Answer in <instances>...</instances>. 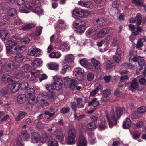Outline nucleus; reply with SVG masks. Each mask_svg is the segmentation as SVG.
<instances>
[{"label": "nucleus", "mask_w": 146, "mask_h": 146, "mask_svg": "<svg viewBox=\"0 0 146 146\" xmlns=\"http://www.w3.org/2000/svg\"><path fill=\"white\" fill-rule=\"evenodd\" d=\"M90 14V12L87 10H84L82 9V18L85 17L89 15Z\"/></svg>", "instance_id": "57"}, {"label": "nucleus", "mask_w": 146, "mask_h": 146, "mask_svg": "<svg viewBox=\"0 0 146 146\" xmlns=\"http://www.w3.org/2000/svg\"><path fill=\"white\" fill-rule=\"evenodd\" d=\"M91 61L92 65L90 63L88 69L92 71L94 69H98L100 68V63L98 60L94 58H92L91 59Z\"/></svg>", "instance_id": "11"}, {"label": "nucleus", "mask_w": 146, "mask_h": 146, "mask_svg": "<svg viewBox=\"0 0 146 146\" xmlns=\"http://www.w3.org/2000/svg\"><path fill=\"white\" fill-rule=\"evenodd\" d=\"M20 85L21 89H26L28 87V83L27 82H23L21 84H19Z\"/></svg>", "instance_id": "55"}, {"label": "nucleus", "mask_w": 146, "mask_h": 146, "mask_svg": "<svg viewBox=\"0 0 146 146\" xmlns=\"http://www.w3.org/2000/svg\"><path fill=\"white\" fill-rule=\"evenodd\" d=\"M78 4L87 8L92 9L94 5L93 3L89 1H80L78 2Z\"/></svg>", "instance_id": "14"}, {"label": "nucleus", "mask_w": 146, "mask_h": 146, "mask_svg": "<svg viewBox=\"0 0 146 146\" xmlns=\"http://www.w3.org/2000/svg\"><path fill=\"white\" fill-rule=\"evenodd\" d=\"M137 31L132 32V34L135 35H138L139 32H141L142 31V29L141 27H138L137 28Z\"/></svg>", "instance_id": "62"}, {"label": "nucleus", "mask_w": 146, "mask_h": 146, "mask_svg": "<svg viewBox=\"0 0 146 146\" xmlns=\"http://www.w3.org/2000/svg\"><path fill=\"white\" fill-rule=\"evenodd\" d=\"M8 33L6 31L2 30L0 33V36L2 40H5L6 37L8 35Z\"/></svg>", "instance_id": "43"}, {"label": "nucleus", "mask_w": 146, "mask_h": 146, "mask_svg": "<svg viewBox=\"0 0 146 146\" xmlns=\"http://www.w3.org/2000/svg\"><path fill=\"white\" fill-rule=\"evenodd\" d=\"M123 110V108H116L115 112L111 110L109 114L106 115L108 121L109 126L110 128H112L113 126L116 125L117 118L120 117L121 115Z\"/></svg>", "instance_id": "2"}, {"label": "nucleus", "mask_w": 146, "mask_h": 146, "mask_svg": "<svg viewBox=\"0 0 146 146\" xmlns=\"http://www.w3.org/2000/svg\"><path fill=\"white\" fill-rule=\"evenodd\" d=\"M87 127L91 131L94 130L97 128L96 123L91 122L88 123L87 125Z\"/></svg>", "instance_id": "35"}, {"label": "nucleus", "mask_w": 146, "mask_h": 146, "mask_svg": "<svg viewBox=\"0 0 146 146\" xmlns=\"http://www.w3.org/2000/svg\"><path fill=\"white\" fill-rule=\"evenodd\" d=\"M7 44L8 45H12L8 46L6 47V52L7 55H9L10 54L16 55L21 53L25 51L27 48L26 46L18 45L17 42L12 41L11 40H8Z\"/></svg>", "instance_id": "1"}, {"label": "nucleus", "mask_w": 146, "mask_h": 146, "mask_svg": "<svg viewBox=\"0 0 146 146\" xmlns=\"http://www.w3.org/2000/svg\"><path fill=\"white\" fill-rule=\"evenodd\" d=\"M143 123L142 121H139L133 125V127L136 128L140 127L143 125Z\"/></svg>", "instance_id": "60"}, {"label": "nucleus", "mask_w": 146, "mask_h": 146, "mask_svg": "<svg viewBox=\"0 0 146 146\" xmlns=\"http://www.w3.org/2000/svg\"><path fill=\"white\" fill-rule=\"evenodd\" d=\"M58 23L60 25H58V27L61 29H64L66 27V25L64 24V22L63 20H59L58 21Z\"/></svg>", "instance_id": "47"}, {"label": "nucleus", "mask_w": 146, "mask_h": 146, "mask_svg": "<svg viewBox=\"0 0 146 146\" xmlns=\"http://www.w3.org/2000/svg\"><path fill=\"white\" fill-rule=\"evenodd\" d=\"M137 52L136 51L133 49L131 50L129 54V61H132L134 62H136L138 58V57H137Z\"/></svg>", "instance_id": "22"}, {"label": "nucleus", "mask_w": 146, "mask_h": 146, "mask_svg": "<svg viewBox=\"0 0 146 146\" xmlns=\"http://www.w3.org/2000/svg\"><path fill=\"white\" fill-rule=\"evenodd\" d=\"M138 112L139 114H142L146 111V107L144 106H141L139 108Z\"/></svg>", "instance_id": "54"}, {"label": "nucleus", "mask_w": 146, "mask_h": 146, "mask_svg": "<svg viewBox=\"0 0 146 146\" xmlns=\"http://www.w3.org/2000/svg\"><path fill=\"white\" fill-rule=\"evenodd\" d=\"M42 63V60L40 58H36L33 61L32 64L34 68H36L41 66Z\"/></svg>", "instance_id": "24"}, {"label": "nucleus", "mask_w": 146, "mask_h": 146, "mask_svg": "<svg viewBox=\"0 0 146 146\" xmlns=\"http://www.w3.org/2000/svg\"><path fill=\"white\" fill-rule=\"evenodd\" d=\"M64 85L66 87L68 88L69 84L70 83L71 80L68 77H65L63 78Z\"/></svg>", "instance_id": "48"}, {"label": "nucleus", "mask_w": 146, "mask_h": 146, "mask_svg": "<svg viewBox=\"0 0 146 146\" xmlns=\"http://www.w3.org/2000/svg\"><path fill=\"white\" fill-rule=\"evenodd\" d=\"M17 100L19 103L22 104L26 100V96L23 94H19L17 97Z\"/></svg>", "instance_id": "31"}, {"label": "nucleus", "mask_w": 146, "mask_h": 146, "mask_svg": "<svg viewBox=\"0 0 146 146\" xmlns=\"http://www.w3.org/2000/svg\"><path fill=\"white\" fill-rule=\"evenodd\" d=\"M60 52H54L49 54V56L52 58H59L61 56Z\"/></svg>", "instance_id": "33"}, {"label": "nucleus", "mask_w": 146, "mask_h": 146, "mask_svg": "<svg viewBox=\"0 0 146 146\" xmlns=\"http://www.w3.org/2000/svg\"><path fill=\"white\" fill-rule=\"evenodd\" d=\"M78 106L79 108H83L84 105L82 103V99L80 98H77L76 99Z\"/></svg>", "instance_id": "52"}, {"label": "nucleus", "mask_w": 146, "mask_h": 146, "mask_svg": "<svg viewBox=\"0 0 146 146\" xmlns=\"http://www.w3.org/2000/svg\"><path fill=\"white\" fill-rule=\"evenodd\" d=\"M111 93L110 90H106L103 91V95L105 97H108L110 96Z\"/></svg>", "instance_id": "58"}, {"label": "nucleus", "mask_w": 146, "mask_h": 146, "mask_svg": "<svg viewBox=\"0 0 146 146\" xmlns=\"http://www.w3.org/2000/svg\"><path fill=\"white\" fill-rule=\"evenodd\" d=\"M77 84V82L76 80L73 79H71L70 83L69 84L68 88L72 89L75 90Z\"/></svg>", "instance_id": "36"}, {"label": "nucleus", "mask_w": 146, "mask_h": 146, "mask_svg": "<svg viewBox=\"0 0 146 146\" xmlns=\"http://www.w3.org/2000/svg\"><path fill=\"white\" fill-rule=\"evenodd\" d=\"M105 62L106 63V67L108 68L111 67L113 66V61L108 60L105 56H104Z\"/></svg>", "instance_id": "37"}, {"label": "nucleus", "mask_w": 146, "mask_h": 146, "mask_svg": "<svg viewBox=\"0 0 146 146\" xmlns=\"http://www.w3.org/2000/svg\"><path fill=\"white\" fill-rule=\"evenodd\" d=\"M42 54L41 50L36 48H34L29 50L28 52V55L30 56H34L35 57L40 56Z\"/></svg>", "instance_id": "12"}, {"label": "nucleus", "mask_w": 146, "mask_h": 146, "mask_svg": "<svg viewBox=\"0 0 146 146\" xmlns=\"http://www.w3.org/2000/svg\"><path fill=\"white\" fill-rule=\"evenodd\" d=\"M26 92L28 97L29 103L31 105H34L36 102L35 98V90L32 88H28Z\"/></svg>", "instance_id": "7"}, {"label": "nucleus", "mask_w": 146, "mask_h": 146, "mask_svg": "<svg viewBox=\"0 0 146 146\" xmlns=\"http://www.w3.org/2000/svg\"><path fill=\"white\" fill-rule=\"evenodd\" d=\"M94 75L92 73H88L87 76V78L88 81H92L94 78Z\"/></svg>", "instance_id": "61"}, {"label": "nucleus", "mask_w": 146, "mask_h": 146, "mask_svg": "<svg viewBox=\"0 0 146 146\" xmlns=\"http://www.w3.org/2000/svg\"><path fill=\"white\" fill-rule=\"evenodd\" d=\"M101 123H99L98 126V128L99 130H102L105 129L107 127V125L106 121L104 117H102L100 118Z\"/></svg>", "instance_id": "20"}, {"label": "nucleus", "mask_w": 146, "mask_h": 146, "mask_svg": "<svg viewBox=\"0 0 146 146\" xmlns=\"http://www.w3.org/2000/svg\"><path fill=\"white\" fill-rule=\"evenodd\" d=\"M48 67L49 69L56 71L58 70L59 66L58 64L52 62L48 64Z\"/></svg>", "instance_id": "27"}, {"label": "nucleus", "mask_w": 146, "mask_h": 146, "mask_svg": "<svg viewBox=\"0 0 146 146\" xmlns=\"http://www.w3.org/2000/svg\"><path fill=\"white\" fill-rule=\"evenodd\" d=\"M30 75L27 72H19L18 74V76L16 77H18V80H19V77L21 78V79L24 80H27L29 77Z\"/></svg>", "instance_id": "29"}, {"label": "nucleus", "mask_w": 146, "mask_h": 146, "mask_svg": "<svg viewBox=\"0 0 146 146\" xmlns=\"http://www.w3.org/2000/svg\"><path fill=\"white\" fill-rule=\"evenodd\" d=\"M80 64L83 67L88 69V66L90 64L89 63L85 58L83 59L80 60Z\"/></svg>", "instance_id": "34"}, {"label": "nucleus", "mask_w": 146, "mask_h": 146, "mask_svg": "<svg viewBox=\"0 0 146 146\" xmlns=\"http://www.w3.org/2000/svg\"><path fill=\"white\" fill-rule=\"evenodd\" d=\"M76 145L77 146H87V141L82 135H80Z\"/></svg>", "instance_id": "19"}, {"label": "nucleus", "mask_w": 146, "mask_h": 146, "mask_svg": "<svg viewBox=\"0 0 146 146\" xmlns=\"http://www.w3.org/2000/svg\"><path fill=\"white\" fill-rule=\"evenodd\" d=\"M82 9L80 8L75 9L72 13V16L75 19L79 17L82 18Z\"/></svg>", "instance_id": "18"}, {"label": "nucleus", "mask_w": 146, "mask_h": 146, "mask_svg": "<svg viewBox=\"0 0 146 146\" xmlns=\"http://www.w3.org/2000/svg\"><path fill=\"white\" fill-rule=\"evenodd\" d=\"M68 136L76 137V131L74 128L70 129L68 131Z\"/></svg>", "instance_id": "42"}, {"label": "nucleus", "mask_w": 146, "mask_h": 146, "mask_svg": "<svg viewBox=\"0 0 146 146\" xmlns=\"http://www.w3.org/2000/svg\"><path fill=\"white\" fill-rule=\"evenodd\" d=\"M71 70V67L70 65H65L64 66L63 68L61 70V73L64 74L66 72L69 71Z\"/></svg>", "instance_id": "39"}, {"label": "nucleus", "mask_w": 146, "mask_h": 146, "mask_svg": "<svg viewBox=\"0 0 146 146\" xmlns=\"http://www.w3.org/2000/svg\"><path fill=\"white\" fill-rule=\"evenodd\" d=\"M26 113L23 112H19L17 117L15 118V120L18 121L23 118L25 116Z\"/></svg>", "instance_id": "45"}, {"label": "nucleus", "mask_w": 146, "mask_h": 146, "mask_svg": "<svg viewBox=\"0 0 146 146\" xmlns=\"http://www.w3.org/2000/svg\"><path fill=\"white\" fill-rule=\"evenodd\" d=\"M92 105L94 107H96L98 106L99 105V103L98 101L97 100V99L94 98L92 101Z\"/></svg>", "instance_id": "63"}, {"label": "nucleus", "mask_w": 146, "mask_h": 146, "mask_svg": "<svg viewBox=\"0 0 146 146\" xmlns=\"http://www.w3.org/2000/svg\"><path fill=\"white\" fill-rule=\"evenodd\" d=\"M108 32V29L106 28H104L99 31L97 34L96 36L99 38H102L104 36L106 33Z\"/></svg>", "instance_id": "32"}, {"label": "nucleus", "mask_w": 146, "mask_h": 146, "mask_svg": "<svg viewBox=\"0 0 146 146\" xmlns=\"http://www.w3.org/2000/svg\"><path fill=\"white\" fill-rule=\"evenodd\" d=\"M48 146H58L57 142L53 139L50 140L48 142Z\"/></svg>", "instance_id": "41"}, {"label": "nucleus", "mask_w": 146, "mask_h": 146, "mask_svg": "<svg viewBox=\"0 0 146 146\" xmlns=\"http://www.w3.org/2000/svg\"><path fill=\"white\" fill-rule=\"evenodd\" d=\"M70 108H64L62 109L61 111V113L63 114L67 113L69 111Z\"/></svg>", "instance_id": "64"}, {"label": "nucleus", "mask_w": 146, "mask_h": 146, "mask_svg": "<svg viewBox=\"0 0 146 146\" xmlns=\"http://www.w3.org/2000/svg\"><path fill=\"white\" fill-rule=\"evenodd\" d=\"M54 90H59L62 88L63 81L60 76L56 75L53 77Z\"/></svg>", "instance_id": "6"}, {"label": "nucleus", "mask_w": 146, "mask_h": 146, "mask_svg": "<svg viewBox=\"0 0 146 146\" xmlns=\"http://www.w3.org/2000/svg\"><path fill=\"white\" fill-rule=\"evenodd\" d=\"M31 76L38 78L39 77L40 72L39 70H35L32 71L31 72Z\"/></svg>", "instance_id": "49"}, {"label": "nucleus", "mask_w": 146, "mask_h": 146, "mask_svg": "<svg viewBox=\"0 0 146 146\" xmlns=\"http://www.w3.org/2000/svg\"><path fill=\"white\" fill-rule=\"evenodd\" d=\"M59 44L60 45V48L62 50L67 51L70 50V47L67 43L61 42V40L59 42Z\"/></svg>", "instance_id": "21"}, {"label": "nucleus", "mask_w": 146, "mask_h": 146, "mask_svg": "<svg viewBox=\"0 0 146 146\" xmlns=\"http://www.w3.org/2000/svg\"><path fill=\"white\" fill-rule=\"evenodd\" d=\"M135 18L137 21V26L140 25L141 23V14L139 13H138L136 16Z\"/></svg>", "instance_id": "50"}, {"label": "nucleus", "mask_w": 146, "mask_h": 146, "mask_svg": "<svg viewBox=\"0 0 146 146\" xmlns=\"http://www.w3.org/2000/svg\"><path fill=\"white\" fill-rule=\"evenodd\" d=\"M86 21L80 19L74 21L73 23V27L76 29L79 33L84 32L86 29Z\"/></svg>", "instance_id": "3"}, {"label": "nucleus", "mask_w": 146, "mask_h": 146, "mask_svg": "<svg viewBox=\"0 0 146 146\" xmlns=\"http://www.w3.org/2000/svg\"><path fill=\"white\" fill-rule=\"evenodd\" d=\"M46 96L51 101H53L55 98V94L52 92H49Z\"/></svg>", "instance_id": "51"}, {"label": "nucleus", "mask_w": 146, "mask_h": 146, "mask_svg": "<svg viewBox=\"0 0 146 146\" xmlns=\"http://www.w3.org/2000/svg\"><path fill=\"white\" fill-rule=\"evenodd\" d=\"M75 137L68 136L66 139V143L69 144H74L75 143Z\"/></svg>", "instance_id": "38"}, {"label": "nucleus", "mask_w": 146, "mask_h": 146, "mask_svg": "<svg viewBox=\"0 0 146 146\" xmlns=\"http://www.w3.org/2000/svg\"><path fill=\"white\" fill-rule=\"evenodd\" d=\"M34 26V25L33 24H29L23 27L21 29L23 30H26L33 27Z\"/></svg>", "instance_id": "56"}, {"label": "nucleus", "mask_w": 146, "mask_h": 146, "mask_svg": "<svg viewBox=\"0 0 146 146\" xmlns=\"http://www.w3.org/2000/svg\"><path fill=\"white\" fill-rule=\"evenodd\" d=\"M46 95L43 94H39L37 96L36 99H35L36 102L34 105L36 104L38 102L39 103H42V102H44L46 100Z\"/></svg>", "instance_id": "25"}, {"label": "nucleus", "mask_w": 146, "mask_h": 146, "mask_svg": "<svg viewBox=\"0 0 146 146\" xmlns=\"http://www.w3.org/2000/svg\"><path fill=\"white\" fill-rule=\"evenodd\" d=\"M54 135L56 138L60 142L63 141L64 137L62 134V130L61 128L56 129L54 131Z\"/></svg>", "instance_id": "13"}, {"label": "nucleus", "mask_w": 146, "mask_h": 146, "mask_svg": "<svg viewBox=\"0 0 146 146\" xmlns=\"http://www.w3.org/2000/svg\"><path fill=\"white\" fill-rule=\"evenodd\" d=\"M74 59V57L73 54H67L65 56V59L62 62V64L64 65L66 64L72 62Z\"/></svg>", "instance_id": "16"}, {"label": "nucleus", "mask_w": 146, "mask_h": 146, "mask_svg": "<svg viewBox=\"0 0 146 146\" xmlns=\"http://www.w3.org/2000/svg\"><path fill=\"white\" fill-rule=\"evenodd\" d=\"M84 70L80 67L75 68L73 71L74 74L77 79L81 81L84 80Z\"/></svg>", "instance_id": "8"}, {"label": "nucleus", "mask_w": 146, "mask_h": 146, "mask_svg": "<svg viewBox=\"0 0 146 146\" xmlns=\"http://www.w3.org/2000/svg\"><path fill=\"white\" fill-rule=\"evenodd\" d=\"M39 1H37L35 3L33 4H30L29 2H27L25 4V7L29 10H32V12L37 13L39 15H41L43 13V10L39 6L36 7L34 10L33 9V8L36 6V3H38Z\"/></svg>", "instance_id": "5"}, {"label": "nucleus", "mask_w": 146, "mask_h": 146, "mask_svg": "<svg viewBox=\"0 0 146 146\" xmlns=\"http://www.w3.org/2000/svg\"><path fill=\"white\" fill-rule=\"evenodd\" d=\"M10 76L8 74H6L2 76L1 80L4 83H7L8 82L9 84H11L12 83L19 81L18 77H12L10 78Z\"/></svg>", "instance_id": "10"}, {"label": "nucleus", "mask_w": 146, "mask_h": 146, "mask_svg": "<svg viewBox=\"0 0 146 146\" xmlns=\"http://www.w3.org/2000/svg\"><path fill=\"white\" fill-rule=\"evenodd\" d=\"M98 27L93 26L89 28L86 32V35L88 37L94 36L96 33V31L98 30Z\"/></svg>", "instance_id": "15"}, {"label": "nucleus", "mask_w": 146, "mask_h": 146, "mask_svg": "<svg viewBox=\"0 0 146 146\" xmlns=\"http://www.w3.org/2000/svg\"><path fill=\"white\" fill-rule=\"evenodd\" d=\"M25 71L27 72H31L32 71L31 67L29 65L25 64L24 66Z\"/></svg>", "instance_id": "53"}, {"label": "nucleus", "mask_w": 146, "mask_h": 146, "mask_svg": "<svg viewBox=\"0 0 146 146\" xmlns=\"http://www.w3.org/2000/svg\"><path fill=\"white\" fill-rule=\"evenodd\" d=\"M132 124V122L130 118H126L124 121L123 123V127L125 129H129Z\"/></svg>", "instance_id": "23"}, {"label": "nucleus", "mask_w": 146, "mask_h": 146, "mask_svg": "<svg viewBox=\"0 0 146 146\" xmlns=\"http://www.w3.org/2000/svg\"><path fill=\"white\" fill-rule=\"evenodd\" d=\"M16 15V9L14 8H12L10 9L9 12V15L10 16H13Z\"/></svg>", "instance_id": "59"}, {"label": "nucleus", "mask_w": 146, "mask_h": 146, "mask_svg": "<svg viewBox=\"0 0 146 146\" xmlns=\"http://www.w3.org/2000/svg\"><path fill=\"white\" fill-rule=\"evenodd\" d=\"M15 67L14 62L11 60L7 61L1 68V71L3 72H6L13 70Z\"/></svg>", "instance_id": "9"}, {"label": "nucleus", "mask_w": 146, "mask_h": 146, "mask_svg": "<svg viewBox=\"0 0 146 146\" xmlns=\"http://www.w3.org/2000/svg\"><path fill=\"white\" fill-rule=\"evenodd\" d=\"M137 61H138V64L139 66H143L145 64L143 58L141 57L140 56L138 57Z\"/></svg>", "instance_id": "46"}, {"label": "nucleus", "mask_w": 146, "mask_h": 146, "mask_svg": "<svg viewBox=\"0 0 146 146\" xmlns=\"http://www.w3.org/2000/svg\"><path fill=\"white\" fill-rule=\"evenodd\" d=\"M88 140L89 143L92 145L95 144L96 142V138L94 137V133L91 132L88 133Z\"/></svg>", "instance_id": "26"}, {"label": "nucleus", "mask_w": 146, "mask_h": 146, "mask_svg": "<svg viewBox=\"0 0 146 146\" xmlns=\"http://www.w3.org/2000/svg\"><path fill=\"white\" fill-rule=\"evenodd\" d=\"M29 135L26 131H23L21 134L20 138L24 141H27L29 138Z\"/></svg>", "instance_id": "30"}, {"label": "nucleus", "mask_w": 146, "mask_h": 146, "mask_svg": "<svg viewBox=\"0 0 146 146\" xmlns=\"http://www.w3.org/2000/svg\"><path fill=\"white\" fill-rule=\"evenodd\" d=\"M48 138L46 135H43L42 138H40L39 134L36 133H34L32 135L31 141L33 143L39 142L40 144L44 143L47 140Z\"/></svg>", "instance_id": "4"}, {"label": "nucleus", "mask_w": 146, "mask_h": 146, "mask_svg": "<svg viewBox=\"0 0 146 146\" xmlns=\"http://www.w3.org/2000/svg\"><path fill=\"white\" fill-rule=\"evenodd\" d=\"M139 88V85L137 80L134 79L131 83V90H135L138 89Z\"/></svg>", "instance_id": "28"}, {"label": "nucleus", "mask_w": 146, "mask_h": 146, "mask_svg": "<svg viewBox=\"0 0 146 146\" xmlns=\"http://www.w3.org/2000/svg\"><path fill=\"white\" fill-rule=\"evenodd\" d=\"M74 117L75 120L80 121L84 117L85 115L84 114L80 115L79 114L75 113L74 114Z\"/></svg>", "instance_id": "44"}, {"label": "nucleus", "mask_w": 146, "mask_h": 146, "mask_svg": "<svg viewBox=\"0 0 146 146\" xmlns=\"http://www.w3.org/2000/svg\"><path fill=\"white\" fill-rule=\"evenodd\" d=\"M17 82H13L9 84L10 85V90L13 93H15L17 92L20 88V85L17 83Z\"/></svg>", "instance_id": "17"}, {"label": "nucleus", "mask_w": 146, "mask_h": 146, "mask_svg": "<svg viewBox=\"0 0 146 146\" xmlns=\"http://www.w3.org/2000/svg\"><path fill=\"white\" fill-rule=\"evenodd\" d=\"M24 59V56L21 53L16 55L15 58L16 61L19 63L22 62Z\"/></svg>", "instance_id": "40"}]
</instances>
